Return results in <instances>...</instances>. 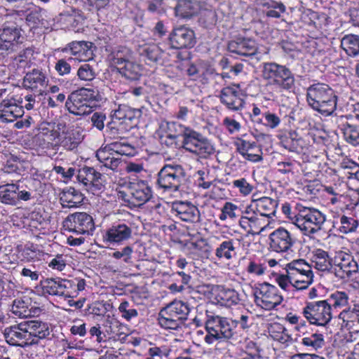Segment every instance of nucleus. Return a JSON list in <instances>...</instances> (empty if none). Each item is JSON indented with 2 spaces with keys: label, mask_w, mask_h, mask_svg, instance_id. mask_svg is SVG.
<instances>
[{
  "label": "nucleus",
  "mask_w": 359,
  "mask_h": 359,
  "mask_svg": "<svg viewBox=\"0 0 359 359\" xmlns=\"http://www.w3.org/2000/svg\"><path fill=\"white\" fill-rule=\"evenodd\" d=\"M161 145L171 149H183L198 157L214 155V144L203 135L177 121L163 120L156 131Z\"/></svg>",
  "instance_id": "nucleus-1"
},
{
  "label": "nucleus",
  "mask_w": 359,
  "mask_h": 359,
  "mask_svg": "<svg viewBox=\"0 0 359 359\" xmlns=\"http://www.w3.org/2000/svg\"><path fill=\"white\" fill-rule=\"evenodd\" d=\"M337 96L327 84L318 83L310 86L306 90L308 104L325 116H331L337 105Z\"/></svg>",
  "instance_id": "nucleus-2"
},
{
  "label": "nucleus",
  "mask_w": 359,
  "mask_h": 359,
  "mask_svg": "<svg viewBox=\"0 0 359 359\" xmlns=\"http://www.w3.org/2000/svg\"><path fill=\"white\" fill-rule=\"evenodd\" d=\"M262 76L266 84L278 92H291L295 87L294 74L286 65L275 62H264Z\"/></svg>",
  "instance_id": "nucleus-3"
},
{
  "label": "nucleus",
  "mask_w": 359,
  "mask_h": 359,
  "mask_svg": "<svg viewBox=\"0 0 359 359\" xmlns=\"http://www.w3.org/2000/svg\"><path fill=\"white\" fill-rule=\"evenodd\" d=\"M99 92L93 88H81L71 93L65 102L67 109L76 116L91 114L95 102L99 100Z\"/></svg>",
  "instance_id": "nucleus-4"
},
{
  "label": "nucleus",
  "mask_w": 359,
  "mask_h": 359,
  "mask_svg": "<svg viewBox=\"0 0 359 359\" xmlns=\"http://www.w3.org/2000/svg\"><path fill=\"white\" fill-rule=\"evenodd\" d=\"M340 183L322 185L323 191L330 196V203L337 205L342 212L353 211L359 205V187H349V191L342 193Z\"/></svg>",
  "instance_id": "nucleus-5"
},
{
  "label": "nucleus",
  "mask_w": 359,
  "mask_h": 359,
  "mask_svg": "<svg viewBox=\"0 0 359 359\" xmlns=\"http://www.w3.org/2000/svg\"><path fill=\"white\" fill-rule=\"evenodd\" d=\"M299 208L295 226L304 236L311 237L322 229L326 221V215L316 208L304 205Z\"/></svg>",
  "instance_id": "nucleus-6"
},
{
  "label": "nucleus",
  "mask_w": 359,
  "mask_h": 359,
  "mask_svg": "<svg viewBox=\"0 0 359 359\" xmlns=\"http://www.w3.org/2000/svg\"><path fill=\"white\" fill-rule=\"evenodd\" d=\"M185 176V170L181 165L176 163L166 164L157 175L156 188L162 190L164 193L178 191L181 187L182 180Z\"/></svg>",
  "instance_id": "nucleus-7"
},
{
  "label": "nucleus",
  "mask_w": 359,
  "mask_h": 359,
  "mask_svg": "<svg viewBox=\"0 0 359 359\" xmlns=\"http://www.w3.org/2000/svg\"><path fill=\"white\" fill-rule=\"evenodd\" d=\"M205 328L206 334L204 337V341L207 344L210 345L219 341L233 345L229 318L213 314L207 320Z\"/></svg>",
  "instance_id": "nucleus-8"
},
{
  "label": "nucleus",
  "mask_w": 359,
  "mask_h": 359,
  "mask_svg": "<svg viewBox=\"0 0 359 359\" xmlns=\"http://www.w3.org/2000/svg\"><path fill=\"white\" fill-rule=\"evenodd\" d=\"M253 294L255 304L265 311L273 310L283 302V296L278 288L267 282L256 284Z\"/></svg>",
  "instance_id": "nucleus-9"
},
{
  "label": "nucleus",
  "mask_w": 359,
  "mask_h": 359,
  "mask_svg": "<svg viewBox=\"0 0 359 359\" xmlns=\"http://www.w3.org/2000/svg\"><path fill=\"white\" fill-rule=\"evenodd\" d=\"M302 314L311 325L317 326H326L332 318L330 306L326 300L306 302Z\"/></svg>",
  "instance_id": "nucleus-10"
},
{
  "label": "nucleus",
  "mask_w": 359,
  "mask_h": 359,
  "mask_svg": "<svg viewBox=\"0 0 359 359\" xmlns=\"http://www.w3.org/2000/svg\"><path fill=\"white\" fill-rule=\"evenodd\" d=\"M297 241L295 236L285 227L279 226L269 235L268 245L270 252L289 253Z\"/></svg>",
  "instance_id": "nucleus-11"
},
{
  "label": "nucleus",
  "mask_w": 359,
  "mask_h": 359,
  "mask_svg": "<svg viewBox=\"0 0 359 359\" xmlns=\"http://www.w3.org/2000/svg\"><path fill=\"white\" fill-rule=\"evenodd\" d=\"M65 231L77 235L92 234L95 230L93 217L85 212L69 214L62 222Z\"/></svg>",
  "instance_id": "nucleus-12"
},
{
  "label": "nucleus",
  "mask_w": 359,
  "mask_h": 359,
  "mask_svg": "<svg viewBox=\"0 0 359 359\" xmlns=\"http://www.w3.org/2000/svg\"><path fill=\"white\" fill-rule=\"evenodd\" d=\"M296 286L301 291L306 290L313 283L314 274L311 266L304 259H293L286 264Z\"/></svg>",
  "instance_id": "nucleus-13"
},
{
  "label": "nucleus",
  "mask_w": 359,
  "mask_h": 359,
  "mask_svg": "<svg viewBox=\"0 0 359 359\" xmlns=\"http://www.w3.org/2000/svg\"><path fill=\"white\" fill-rule=\"evenodd\" d=\"M128 189L130 197L124 192H120V194L130 208L140 207L152 197V189L147 181L138 180L130 182Z\"/></svg>",
  "instance_id": "nucleus-14"
},
{
  "label": "nucleus",
  "mask_w": 359,
  "mask_h": 359,
  "mask_svg": "<svg viewBox=\"0 0 359 359\" xmlns=\"http://www.w3.org/2000/svg\"><path fill=\"white\" fill-rule=\"evenodd\" d=\"M238 222L241 228L251 235L260 233L270 224L269 220L261 217L250 204L241 211Z\"/></svg>",
  "instance_id": "nucleus-15"
},
{
  "label": "nucleus",
  "mask_w": 359,
  "mask_h": 359,
  "mask_svg": "<svg viewBox=\"0 0 359 359\" xmlns=\"http://www.w3.org/2000/svg\"><path fill=\"white\" fill-rule=\"evenodd\" d=\"M249 118L254 126H264L269 129L278 128L281 122L280 117L262 104H252Z\"/></svg>",
  "instance_id": "nucleus-16"
},
{
  "label": "nucleus",
  "mask_w": 359,
  "mask_h": 359,
  "mask_svg": "<svg viewBox=\"0 0 359 359\" xmlns=\"http://www.w3.org/2000/svg\"><path fill=\"white\" fill-rule=\"evenodd\" d=\"M184 53V56L182 52L177 53V58L181 61L179 65L181 70L184 72L191 80L199 82L203 85L207 84L208 83L209 76H211L213 73L206 68L191 62L190 52H185Z\"/></svg>",
  "instance_id": "nucleus-17"
},
{
  "label": "nucleus",
  "mask_w": 359,
  "mask_h": 359,
  "mask_svg": "<svg viewBox=\"0 0 359 359\" xmlns=\"http://www.w3.org/2000/svg\"><path fill=\"white\" fill-rule=\"evenodd\" d=\"M247 95L239 85H232L223 88L219 93L220 102L231 111L242 110L245 104Z\"/></svg>",
  "instance_id": "nucleus-18"
},
{
  "label": "nucleus",
  "mask_w": 359,
  "mask_h": 359,
  "mask_svg": "<svg viewBox=\"0 0 359 359\" xmlns=\"http://www.w3.org/2000/svg\"><path fill=\"white\" fill-rule=\"evenodd\" d=\"M76 178L85 189L93 195H99L104 189V180L100 172L93 168L83 167L78 170Z\"/></svg>",
  "instance_id": "nucleus-19"
},
{
  "label": "nucleus",
  "mask_w": 359,
  "mask_h": 359,
  "mask_svg": "<svg viewBox=\"0 0 359 359\" xmlns=\"http://www.w3.org/2000/svg\"><path fill=\"white\" fill-rule=\"evenodd\" d=\"M25 324L30 346H38L42 341L52 339L51 332L53 330L50 323L34 319L25 320Z\"/></svg>",
  "instance_id": "nucleus-20"
},
{
  "label": "nucleus",
  "mask_w": 359,
  "mask_h": 359,
  "mask_svg": "<svg viewBox=\"0 0 359 359\" xmlns=\"http://www.w3.org/2000/svg\"><path fill=\"white\" fill-rule=\"evenodd\" d=\"M171 212L177 219L187 223L196 224L201 220V213L198 207L189 201H173Z\"/></svg>",
  "instance_id": "nucleus-21"
},
{
  "label": "nucleus",
  "mask_w": 359,
  "mask_h": 359,
  "mask_svg": "<svg viewBox=\"0 0 359 359\" xmlns=\"http://www.w3.org/2000/svg\"><path fill=\"white\" fill-rule=\"evenodd\" d=\"M34 198L31 192L20 191L17 184L6 183L0 185V202L3 204L15 206L20 201H28Z\"/></svg>",
  "instance_id": "nucleus-22"
},
{
  "label": "nucleus",
  "mask_w": 359,
  "mask_h": 359,
  "mask_svg": "<svg viewBox=\"0 0 359 359\" xmlns=\"http://www.w3.org/2000/svg\"><path fill=\"white\" fill-rule=\"evenodd\" d=\"M3 335L6 343L13 346L30 347L25 320L6 327Z\"/></svg>",
  "instance_id": "nucleus-23"
},
{
  "label": "nucleus",
  "mask_w": 359,
  "mask_h": 359,
  "mask_svg": "<svg viewBox=\"0 0 359 359\" xmlns=\"http://www.w3.org/2000/svg\"><path fill=\"white\" fill-rule=\"evenodd\" d=\"M133 230L130 225L114 223L102 233V241L107 245H122L132 237Z\"/></svg>",
  "instance_id": "nucleus-24"
},
{
  "label": "nucleus",
  "mask_w": 359,
  "mask_h": 359,
  "mask_svg": "<svg viewBox=\"0 0 359 359\" xmlns=\"http://www.w3.org/2000/svg\"><path fill=\"white\" fill-rule=\"evenodd\" d=\"M22 32L18 26L4 27L0 29V50L8 53L15 51L25 39Z\"/></svg>",
  "instance_id": "nucleus-25"
},
{
  "label": "nucleus",
  "mask_w": 359,
  "mask_h": 359,
  "mask_svg": "<svg viewBox=\"0 0 359 359\" xmlns=\"http://www.w3.org/2000/svg\"><path fill=\"white\" fill-rule=\"evenodd\" d=\"M333 266L339 269L341 275H338L341 278H350L353 273H356L359 270V264L355 260L353 255L351 252L338 250L334 253Z\"/></svg>",
  "instance_id": "nucleus-26"
},
{
  "label": "nucleus",
  "mask_w": 359,
  "mask_h": 359,
  "mask_svg": "<svg viewBox=\"0 0 359 359\" xmlns=\"http://www.w3.org/2000/svg\"><path fill=\"white\" fill-rule=\"evenodd\" d=\"M169 41L173 48H191L196 43L194 31L184 25L175 27L170 34Z\"/></svg>",
  "instance_id": "nucleus-27"
},
{
  "label": "nucleus",
  "mask_w": 359,
  "mask_h": 359,
  "mask_svg": "<svg viewBox=\"0 0 359 359\" xmlns=\"http://www.w3.org/2000/svg\"><path fill=\"white\" fill-rule=\"evenodd\" d=\"M23 100L18 99H4L0 103V121L3 123L13 122L24 114Z\"/></svg>",
  "instance_id": "nucleus-28"
},
{
  "label": "nucleus",
  "mask_w": 359,
  "mask_h": 359,
  "mask_svg": "<svg viewBox=\"0 0 359 359\" xmlns=\"http://www.w3.org/2000/svg\"><path fill=\"white\" fill-rule=\"evenodd\" d=\"M298 336L301 338L300 343L309 351H318L323 348L325 344L324 335L318 330H313L310 327L297 326Z\"/></svg>",
  "instance_id": "nucleus-29"
},
{
  "label": "nucleus",
  "mask_w": 359,
  "mask_h": 359,
  "mask_svg": "<svg viewBox=\"0 0 359 359\" xmlns=\"http://www.w3.org/2000/svg\"><path fill=\"white\" fill-rule=\"evenodd\" d=\"M49 79L41 69L34 68L24 76L22 85L26 89L32 90L38 95H42L48 86Z\"/></svg>",
  "instance_id": "nucleus-30"
},
{
  "label": "nucleus",
  "mask_w": 359,
  "mask_h": 359,
  "mask_svg": "<svg viewBox=\"0 0 359 359\" xmlns=\"http://www.w3.org/2000/svg\"><path fill=\"white\" fill-rule=\"evenodd\" d=\"M278 137L281 145L288 151L305 155V150L307 149L306 142L297 130L281 132Z\"/></svg>",
  "instance_id": "nucleus-31"
},
{
  "label": "nucleus",
  "mask_w": 359,
  "mask_h": 359,
  "mask_svg": "<svg viewBox=\"0 0 359 359\" xmlns=\"http://www.w3.org/2000/svg\"><path fill=\"white\" fill-rule=\"evenodd\" d=\"M227 48L230 53L243 57H252L258 52L255 40L246 37H236L230 41Z\"/></svg>",
  "instance_id": "nucleus-32"
},
{
  "label": "nucleus",
  "mask_w": 359,
  "mask_h": 359,
  "mask_svg": "<svg viewBox=\"0 0 359 359\" xmlns=\"http://www.w3.org/2000/svg\"><path fill=\"white\" fill-rule=\"evenodd\" d=\"M243 237L230 238H226L222 241L215 250V255L220 261H230L236 258Z\"/></svg>",
  "instance_id": "nucleus-33"
},
{
  "label": "nucleus",
  "mask_w": 359,
  "mask_h": 359,
  "mask_svg": "<svg viewBox=\"0 0 359 359\" xmlns=\"http://www.w3.org/2000/svg\"><path fill=\"white\" fill-rule=\"evenodd\" d=\"M252 324L248 312L242 314L238 319L229 318L233 345L241 342L245 333L248 331Z\"/></svg>",
  "instance_id": "nucleus-34"
},
{
  "label": "nucleus",
  "mask_w": 359,
  "mask_h": 359,
  "mask_svg": "<svg viewBox=\"0 0 359 359\" xmlns=\"http://www.w3.org/2000/svg\"><path fill=\"white\" fill-rule=\"evenodd\" d=\"M278 204L277 200L267 196L252 199L250 203L257 213L258 212L261 217L269 221L275 216Z\"/></svg>",
  "instance_id": "nucleus-35"
},
{
  "label": "nucleus",
  "mask_w": 359,
  "mask_h": 359,
  "mask_svg": "<svg viewBox=\"0 0 359 359\" xmlns=\"http://www.w3.org/2000/svg\"><path fill=\"white\" fill-rule=\"evenodd\" d=\"M93 43L86 41H74L69 43L62 51L69 50L71 55L79 61L86 62L93 58Z\"/></svg>",
  "instance_id": "nucleus-36"
},
{
  "label": "nucleus",
  "mask_w": 359,
  "mask_h": 359,
  "mask_svg": "<svg viewBox=\"0 0 359 359\" xmlns=\"http://www.w3.org/2000/svg\"><path fill=\"white\" fill-rule=\"evenodd\" d=\"M165 313L179 323L182 326L187 320L191 311L189 304L181 300H174L161 309Z\"/></svg>",
  "instance_id": "nucleus-37"
},
{
  "label": "nucleus",
  "mask_w": 359,
  "mask_h": 359,
  "mask_svg": "<svg viewBox=\"0 0 359 359\" xmlns=\"http://www.w3.org/2000/svg\"><path fill=\"white\" fill-rule=\"evenodd\" d=\"M12 313L20 318H27L31 316H39L41 309L32 306L31 299L26 297L15 299L11 307Z\"/></svg>",
  "instance_id": "nucleus-38"
},
{
  "label": "nucleus",
  "mask_w": 359,
  "mask_h": 359,
  "mask_svg": "<svg viewBox=\"0 0 359 359\" xmlns=\"http://www.w3.org/2000/svg\"><path fill=\"white\" fill-rule=\"evenodd\" d=\"M311 261L316 269L322 272H331L333 268L334 257L322 249L316 248L311 252Z\"/></svg>",
  "instance_id": "nucleus-39"
},
{
  "label": "nucleus",
  "mask_w": 359,
  "mask_h": 359,
  "mask_svg": "<svg viewBox=\"0 0 359 359\" xmlns=\"http://www.w3.org/2000/svg\"><path fill=\"white\" fill-rule=\"evenodd\" d=\"M60 297L74 299L83 291L86 286V280L78 278L72 280L61 279Z\"/></svg>",
  "instance_id": "nucleus-40"
},
{
  "label": "nucleus",
  "mask_w": 359,
  "mask_h": 359,
  "mask_svg": "<svg viewBox=\"0 0 359 359\" xmlns=\"http://www.w3.org/2000/svg\"><path fill=\"white\" fill-rule=\"evenodd\" d=\"M201 4L196 0H177L175 6L176 17L191 19L200 13Z\"/></svg>",
  "instance_id": "nucleus-41"
},
{
  "label": "nucleus",
  "mask_w": 359,
  "mask_h": 359,
  "mask_svg": "<svg viewBox=\"0 0 359 359\" xmlns=\"http://www.w3.org/2000/svg\"><path fill=\"white\" fill-rule=\"evenodd\" d=\"M140 56L144 59L148 65L154 64L164 65V56L167 53L163 51L158 45L147 44L140 48Z\"/></svg>",
  "instance_id": "nucleus-42"
},
{
  "label": "nucleus",
  "mask_w": 359,
  "mask_h": 359,
  "mask_svg": "<svg viewBox=\"0 0 359 359\" xmlns=\"http://www.w3.org/2000/svg\"><path fill=\"white\" fill-rule=\"evenodd\" d=\"M101 152L107 153L109 155L118 154L127 157H133L137 154V149L130 144L114 142L99 149L96 152L95 157H99V154Z\"/></svg>",
  "instance_id": "nucleus-43"
},
{
  "label": "nucleus",
  "mask_w": 359,
  "mask_h": 359,
  "mask_svg": "<svg viewBox=\"0 0 359 359\" xmlns=\"http://www.w3.org/2000/svg\"><path fill=\"white\" fill-rule=\"evenodd\" d=\"M332 226L339 233L348 234L354 233L359 226V220L354 216H348L344 214L334 217Z\"/></svg>",
  "instance_id": "nucleus-44"
},
{
  "label": "nucleus",
  "mask_w": 359,
  "mask_h": 359,
  "mask_svg": "<svg viewBox=\"0 0 359 359\" xmlns=\"http://www.w3.org/2000/svg\"><path fill=\"white\" fill-rule=\"evenodd\" d=\"M61 278H46L40 280L39 284L35 287V290L43 297H60Z\"/></svg>",
  "instance_id": "nucleus-45"
},
{
  "label": "nucleus",
  "mask_w": 359,
  "mask_h": 359,
  "mask_svg": "<svg viewBox=\"0 0 359 359\" xmlns=\"http://www.w3.org/2000/svg\"><path fill=\"white\" fill-rule=\"evenodd\" d=\"M114 113L116 116L126 122L131 128L137 125V118L140 117L142 111L139 109L133 108L127 104H119Z\"/></svg>",
  "instance_id": "nucleus-46"
},
{
  "label": "nucleus",
  "mask_w": 359,
  "mask_h": 359,
  "mask_svg": "<svg viewBox=\"0 0 359 359\" xmlns=\"http://www.w3.org/2000/svg\"><path fill=\"white\" fill-rule=\"evenodd\" d=\"M83 195L74 187H68L62 190L60 194V201L62 207L74 208L83 201Z\"/></svg>",
  "instance_id": "nucleus-47"
},
{
  "label": "nucleus",
  "mask_w": 359,
  "mask_h": 359,
  "mask_svg": "<svg viewBox=\"0 0 359 359\" xmlns=\"http://www.w3.org/2000/svg\"><path fill=\"white\" fill-rule=\"evenodd\" d=\"M269 336L274 340L286 346L292 343V335L288 330L281 323L274 322L269 327Z\"/></svg>",
  "instance_id": "nucleus-48"
},
{
  "label": "nucleus",
  "mask_w": 359,
  "mask_h": 359,
  "mask_svg": "<svg viewBox=\"0 0 359 359\" xmlns=\"http://www.w3.org/2000/svg\"><path fill=\"white\" fill-rule=\"evenodd\" d=\"M107 133L113 139L121 138L132 128L126 122L116 116L114 113L111 116V121L107 124Z\"/></svg>",
  "instance_id": "nucleus-49"
},
{
  "label": "nucleus",
  "mask_w": 359,
  "mask_h": 359,
  "mask_svg": "<svg viewBox=\"0 0 359 359\" xmlns=\"http://www.w3.org/2000/svg\"><path fill=\"white\" fill-rule=\"evenodd\" d=\"M340 48L350 57L359 55V35L345 34L340 40Z\"/></svg>",
  "instance_id": "nucleus-50"
},
{
  "label": "nucleus",
  "mask_w": 359,
  "mask_h": 359,
  "mask_svg": "<svg viewBox=\"0 0 359 359\" xmlns=\"http://www.w3.org/2000/svg\"><path fill=\"white\" fill-rule=\"evenodd\" d=\"M285 274L274 273L273 277L277 285L284 291L294 294L295 292L301 291L299 287H297L295 280L292 278L287 265H285Z\"/></svg>",
  "instance_id": "nucleus-51"
},
{
  "label": "nucleus",
  "mask_w": 359,
  "mask_h": 359,
  "mask_svg": "<svg viewBox=\"0 0 359 359\" xmlns=\"http://www.w3.org/2000/svg\"><path fill=\"white\" fill-rule=\"evenodd\" d=\"M260 6L264 8V14L268 18H280L286 11V6L282 1L262 0Z\"/></svg>",
  "instance_id": "nucleus-52"
},
{
  "label": "nucleus",
  "mask_w": 359,
  "mask_h": 359,
  "mask_svg": "<svg viewBox=\"0 0 359 359\" xmlns=\"http://www.w3.org/2000/svg\"><path fill=\"white\" fill-rule=\"evenodd\" d=\"M39 137L44 142L50 143V142H57L60 140V132L59 126L54 123H43L39 128ZM57 143H55V145Z\"/></svg>",
  "instance_id": "nucleus-53"
},
{
  "label": "nucleus",
  "mask_w": 359,
  "mask_h": 359,
  "mask_svg": "<svg viewBox=\"0 0 359 359\" xmlns=\"http://www.w3.org/2000/svg\"><path fill=\"white\" fill-rule=\"evenodd\" d=\"M234 145L236 150L243 156L247 157H262L259 154H253L248 153L250 150L257 147L256 142L250 140L248 134H244L241 137H236L234 140Z\"/></svg>",
  "instance_id": "nucleus-54"
},
{
  "label": "nucleus",
  "mask_w": 359,
  "mask_h": 359,
  "mask_svg": "<svg viewBox=\"0 0 359 359\" xmlns=\"http://www.w3.org/2000/svg\"><path fill=\"white\" fill-rule=\"evenodd\" d=\"M216 299L222 305L227 307L236 305L241 301L237 291L223 287L217 290Z\"/></svg>",
  "instance_id": "nucleus-55"
},
{
  "label": "nucleus",
  "mask_w": 359,
  "mask_h": 359,
  "mask_svg": "<svg viewBox=\"0 0 359 359\" xmlns=\"http://www.w3.org/2000/svg\"><path fill=\"white\" fill-rule=\"evenodd\" d=\"M303 18L304 23L307 25L316 29H320L326 24L327 16L324 13L307 9L304 13Z\"/></svg>",
  "instance_id": "nucleus-56"
},
{
  "label": "nucleus",
  "mask_w": 359,
  "mask_h": 359,
  "mask_svg": "<svg viewBox=\"0 0 359 359\" xmlns=\"http://www.w3.org/2000/svg\"><path fill=\"white\" fill-rule=\"evenodd\" d=\"M246 272L252 276H262L267 271L266 259L253 257L249 259L245 267Z\"/></svg>",
  "instance_id": "nucleus-57"
},
{
  "label": "nucleus",
  "mask_w": 359,
  "mask_h": 359,
  "mask_svg": "<svg viewBox=\"0 0 359 359\" xmlns=\"http://www.w3.org/2000/svg\"><path fill=\"white\" fill-rule=\"evenodd\" d=\"M318 158H302V161H298V168L297 172H302L305 176H318L320 169V162L315 160Z\"/></svg>",
  "instance_id": "nucleus-58"
},
{
  "label": "nucleus",
  "mask_w": 359,
  "mask_h": 359,
  "mask_svg": "<svg viewBox=\"0 0 359 359\" xmlns=\"http://www.w3.org/2000/svg\"><path fill=\"white\" fill-rule=\"evenodd\" d=\"M348 163H354V162H340L337 164L332 161V158H326V161L323 163L320 162L319 173L322 175L327 174L330 175H337L341 168L346 169L351 168L350 165H347Z\"/></svg>",
  "instance_id": "nucleus-59"
},
{
  "label": "nucleus",
  "mask_w": 359,
  "mask_h": 359,
  "mask_svg": "<svg viewBox=\"0 0 359 359\" xmlns=\"http://www.w3.org/2000/svg\"><path fill=\"white\" fill-rule=\"evenodd\" d=\"M170 277L174 282L170 284L168 288L172 293L180 292L184 290V286L191 280V276L183 271L173 273Z\"/></svg>",
  "instance_id": "nucleus-60"
},
{
  "label": "nucleus",
  "mask_w": 359,
  "mask_h": 359,
  "mask_svg": "<svg viewBox=\"0 0 359 359\" xmlns=\"http://www.w3.org/2000/svg\"><path fill=\"white\" fill-rule=\"evenodd\" d=\"M117 69L122 76L131 81L138 80L142 75L140 65L130 60Z\"/></svg>",
  "instance_id": "nucleus-61"
},
{
  "label": "nucleus",
  "mask_w": 359,
  "mask_h": 359,
  "mask_svg": "<svg viewBox=\"0 0 359 359\" xmlns=\"http://www.w3.org/2000/svg\"><path fill=\"white\" fill-rule=\"evenodd\" d=\"M339 129L347 142L355 146L359 144V128L358 126L346 122L339 126Z\"/></svg>",
  "instance_id": "nucleus-62"
},
{
  "label": "nucleus",
  "mask_w": 359,
  "mask_h": 359,
  "mask_svg": "<svg viewBox=\"0 0 359 359\" xmlns=\"http://www.w3.org/2000/svg\"><path fill=\"white\" fill-rule=\"evenodd\" d=\"M18 251L20 254L22 260L30 262L37 258L39 255L38 245L27 242L23 246H18Z\"/></svg>",
  "instance_id": "nucleus-63"
},
{
  "label": "nucleus",
  "mask_w": 359,
  "mask_h": 359,
  "mask_svg": "<svg viewBox=\"0 0 359 359\" xmlns=\"http://www.w3.org/2000/svg\"><path fill=\"white\" fill-rule=\"evenodd\" d=\"M241 208L231 202H226L221 208L219 219L225 221L227 219H234L241 215Z\"/></svg>",
  "instance_id": "nucleus-64"
}]
</instances>
